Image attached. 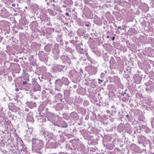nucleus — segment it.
<instances>
[{
  "label": "nucleus",
  "mask_w": 154,
  "mask_h": 154,
  "mask_svg": "<svg viewBox=\"0 0 154 154\" xmlns=\"http://www.w3.org/2000/svg\"><path fill=\"white\" fill-rule=\"evenodd\" d=\"M126 91L127 89H126L125 92H124L123 91H122L121 94V95H122V96H124L125 94H126V92L125 91Z\"/></svg>",
  "instance_id": "f704fd0d"
},
{
  "label": "nucleus",
  "mask_w": 154,
  "mask_h": 154,
  "mask_svg": "<svg viewBox=\"0 0 154 154\" xmlns=\"http://www.w3.org/2000/svg\"><path fill=\"white\" fill-rule=\"evenodd\" d=\"M45 49L47 52H49L51 50V45L48 44L45 47Z\"/></svg>",
  "instance_id": "393cba45"
},
{
  "label": "nucleus",
  "mask_w": 154,
  "mask_h": 154,
  "mask_svg": "<svg viewBox=\"0 0 154 154\" xmlns=\"http://www.w3.org/2000/svg\"><path fill=\"white\" fill-rule=\"evenodd\" d=\"M38 79H39L40 81H42V80L41 79H42V78H41V79H40V77H39L38 78Z\"/></svg>",
  "instance_id": "09e8293b"
},
{
  "label": "nucleus",
  "mask_w": 154,
  "mask_h": 154,
  "mask_svg": "<svg viewBox=\"0 0 154 154\" xmlns=\"http://www.w3.org/2000/svg\"><path fill=\"white\" fill-rule=\"evenodd\" d=\"M65 15L67 16H69L68 12H66L65 14Z\"/></svg>",
  "instance_id": "a19ab883"
},
{
  "label": "nucleus",
  "mask_w": 154,
  "mask_h": 154,
  "mask_svg": "<svg viewBox=\"0 0 154 154\" xmlns=\"http://www.w3.org/2000/svg\"><path fill=\"white\" fill-rule=\"evenodd\" d=\"M152 89V87L150 85H148L147 86L146 90L147 91H151Z\"/></svg>",
  "instance_id": "c85d7f7f"
},
{
  "label": "nucleus",
  "mask_w": 154,
  "mask_h": 154,
  "mask_svg": "<svg viewBox=\"0 0 154 154\" xmlns=\"http://www.w3.org/2000/svg\"><path fill=\"white\" fill-rule=\"evenodd\" d=\"M15 90L17 91H19V89L17 88H16L15 89Z\"/></svg>",
  "instance_id": "a18cd8bd"
},
{
  "label": "nucleus",
  "mask_w": 154,
  "mask_h": 154,
  "mask_svg": "<svg viewBox=\"0 0 154 154\" xmlns=\"http://www.w3.org/2000/svg\"><path fill=\"white\" fill-rule=\"evenodd\" d=\"M86 54V56L87 57H88V53H86V54Z\"/></svg>",
  "instance_id": "5fc2aeb1"
},
{
  "label": "nucleus",
  "mask_w": 154,
  "mask_h": 154,
  "mask_svg": "<svg viewBox=\"0 0 154 154\" xmlns=\"http://www.w3.org/2000/svg\"><path fill=\"white\" fill-rule=\"evenodd\" d=\"M63 107V105L62 103H58L55 106V108L57 111L62 110Z\"/></svg>",
  "instance_id": "6ab92c4d"
},
{
  "label": "nucleus",
  "mask_w": 154,
  "mask_h": 154,
  "mask_svg": "<svg viewBox=\"0 0 154 154\" xmlns=\"http://www.w3.org/2000/svg\"><path fill=\"white\" fill-rule=\"evenodd\" d=\"M98 81H99V83H100V84L101 83H100V81L102 82H103V80H100V79H98Z\"/></svg>",
  "instance_id": "4c0bfd02"
},
{
  "label": "nucleus",
  "mask_w": 154,
  "mask_h": 154,
  "mask_svg": "<svg viewBox=\"0 0 154 154\" xmlns=\"http://www.w3.org/2000/svg\"><path fill=\"white\" fill-rule=\"evenodd\" d=\"M62 81V83L65 85H67L69 84L68 79L66 77H63L61 81Z\"/></svg>",
  "instance_id": "4be33fe9"
},
{
  "label": "nucleus",
  "mask_w": 154,
  "mask_h": 154,
  "mask_svg": "<svg viewBox=\"0 0 154 154\" xmlns=\"http://www.w3.org/2000/svg\"><path fill=\"white\" fill-rule=\"evenodd\" d=\"M46 111H48V108H46Z\"/></svg>",
  "instance_id": "6e6d98bb"
},
{
  "label": "nucleus",
  "mask_w": 154,
  "mask_h": 154,
  "mask_svg": "<svg viewBox=\"0 0 154 154\" xmlns=\"http://www.w3.org/2000/svg\"><path fill=\"white\" fill-rule=\"evenodd\" d=\"M58 118H57L56 119L57 121L56 122L54 123V125L59 127L63 128H66L67 127V125L66 122L62 120H58Z\"/></svg>",
  "instance_id": "7ed1b4c3"
},
{
  "label": "nucleus",
  "mask_w": 154,
  "mask_h": 154,
  "mask_svg": "<svg viewBox=\"0 0 154 154\" xmlns=\"http://www.w3.org/2000/svg\"><path fill=\"white\" fill-rule=\"evenodd\" d=\"M76 74V72L75 70H72L70 71L69 73V75L72 78L75 77Z\"/></svg>",
  "instance_id": "b1692460"
},
{
  "label": "nucleus",
  "mask_w": 154,
  "mask_h": 154,
  "mask_svg": "<svg viewBox=\"0 0 154 154\" xmlns=\"http://www.w3.org/2000/svg\"><path fill=\"white\" fill-rule=\"evenodd\" d=\"M134 80L136 83L139 84L140 83L142 80V78L137 74H135L134 76Z\"/></svg>",
  "instance_id": "1a4fd4ad"
},
{
  "label": "nucleus",
  "mask_w": 154,
  "mask_h": 154,
  "mask_svg": "<svg viewBox=\"0 0 154 154\" xmlns=\"http://www.w3.org/2000/svg\"><path fill=\"white\" fill-rule=\"evenodd\" d=\"M1 16L3 17L6 18L9 15V12L4 8H2L1 11Z\"/></svg>",
  "instance_id": "423d86ee"
},
{
  "label": "nucleus",
  "mask_w": 154,
  "mask_h": 154,
  "mask_svg": "<svg viewBox=\"0 0 154 154\" xmlns=\"http://www.w3.org/2000/svg\"><path fill=\"white\" fill-rule=\"evenodd\" d=\"M131 125L128 123H126L125 125L124 129L125 131L130 134L131 133Z\"/></svg>",
  "instance_id": "9b49d317"
},
{
  "label": "nucleus",
  "mask_w": 154,
  "mask_h": 154,
  "mask_svg": "<svg viewBox=\"0 0 154 154\" xmlns=\"http://www.w3.org/2000/svg\"><path fill=\"white\" fill-rule=\"evenodd\" d=\"M62 82L61 81V79H58L55 81V90H57L58 91H61V88L62 85Z\"/></svg>",
  "instance_id": "20e7f679"
},
{
  "label": "nucleus",
  "mask_w": 154,
  "mask_h": 154,
  "mask_svg": "<svg viewBox=\"0 0 154 154\" xmlns=\"http://www.w3.org/2000/svg\"><path fill=\"white\" fill-rule=\"evenodd\" d=\"M15 4H13L12 5V6L13 7L15 6Z\"/></svg>",
  "instance_id": "3c124183"
},
{
  "label": "nucleus",
  "mask_w": 154,
  "mask_h": 154,
  "mask_svg": "<svg viewBox=\"0 0 154 154\" xmlns=\"http://www.w3.org/2000/svg\"><path fill=\"white\" fill-rule=\"evenodd\" d=\"M118 87L120 88H123V86L122 85L121 83L119 82L118 84Z\"/></svg>",
  "instance_id": "473e14b6"
},
{
  "label": "nucleus",
  "mask_w": 154,
  "mask_h": 154,
  "mask_svg": "<svg viewBox=\"0 0 154 154\" xmlns=\"http://www.w3.org/2000/svg\"><path fill=\"white\" fill-rule=\"evenodd\" d=\"M51 146L50 147L52 148H55L56 147V146L54 143L51 142Z\"/></svg>",
  "instance_id": "c756f323"
},
{
  "label": "nucleus",
  "mask_w": 154,
  "mask_h": 154,
  "mask_svg": "<svg viewBox=\"0 0 154 154\" xmlns=\"http://www.w3.org/2000/svg\"><path fill=\"white\" fill-rule=\"evenodd\" d=\"M72 59H76V57H73V58L72 57Z\"/></svg>",
  "instance_id": "864d4df0"
},
{
  "label": "nucleus",
  "mask_w": 154,
  "mask_h": 154,
  "mask_svg": "<svg viewBox=\"0 0 154 154\" xmlns=\"http://www.w3.org/2000/svg\"><path fill=\"white\" fill-rule=\"evenodd\" d=\"M113 78H114V79H119V78H118L117 77V76H115V77H113Z\"/></svg>",
  "instance_id": "58836bf2"
},
{
  "label": "nucleus",
  "mask_w": 154,
  "mask_h": 154,
  "mask_svg": "<svg viewBox=\"0 0 154 154\" xmlns=\"http://www.w3.org/2000/svg\"><path fill=\"white\" fill-rule=\"evenodd\" d=\"M30 63L31 65H32L33 66H36L37 65L35 60H31L30 62Z\"/></svg>",
  "instance_id": "cd10ccee"
},
{
  "label": "nucleus",
  "mask_w": 154,
  "mask_h": 154,
  "mask_svg": "<svg viewBox=\"0 0 154 154\" xmlns=\"http://www.w3.org/2000/svg\"><path fill=\"white\" fill-rule=\"evenodd\" d=\"M36 104L35 102H29L28 103V107L30 108H32L36 106Z\"/></svg>",
  "instance_id": "5701e85b"
},
{
  "label": "nucleus",
  "mask_w": 154,
  "mask_h": 154,
  "mask_svg": "<svg viewBox=\"0 0 154 154\" xmlns=\"http://www.w3.org/2000/svg\"><path fill=\"white\" fill-rule=\"evenodd\" d=\"M46 138H45V140H48V141H49V139H53L54 138V136L52 133L47 132Z\"/></svg>",
  "instance_id": "dca6fc26"
},
{
  "label": "nucleus",
  "mask_w": 154,
  "mask_h": 154,
  "mask_svg": "<svg viewBox=\"0 0 154 154\" xmlns=\"http://www.w3.org/2000/svg\"><path fill=\"white\" fill-rule=\"evenodd\" d=\"M70 118L74 120H77L78 118L77 114L75 112H72L70 115Z\"/></svg>",
  "instance_id": "f3484780"
},
{
  "label": "nucleus",
  "mask_w": 154,
  "mask_h": 154,
  "mask_svg": "<svg viewBox=\"0 0 154 154\" xmlns=\"http://www.w3.org/2000/svg\"><path fill=\"white\" fill-rule=\"evenodd\" d=\"M124 126H125V125H124L123 123H121L119 124L118 126H117V129L118 131L119 132H121L124 129Z\"/></svg>",
  "instance_id": "aec40b11"
},
{
  "label": "nucleus",
  "mask_w": 154,
  "mask_h": 154,
  "mask_svg": "<svg viewBox=\"0 0 154 154\" xmlns=\"http://www.w3.org/2000/svg\"><path fill=\"white\" fill-rule=\"evenodd\" d=\"M91 70L92 71V72H91L92 74H95L97 72V69L94 67L91 66Z\"/></svg>",
  "instance_id": "bb28decb"
},
{
  "label": "nucleus",
  "mask_w": 154,
  "mask_h": 154,
  "mask_svg": "<svg viewBox=\"0 0 154 154\" xmlns=\"http://www.w3.org/2000/svg\"><path fill=\"white\" fill-rule=\"evenodd\" d=\"M30 85L29 84H27L26 85V88H25L24 89L26 91H28L29 88V86Z\"/></svg>",
  "instance_id": "72a5a7b5"
},
{
  "label": "nucleus",
  "mask_w": 154,
  "mask_h": 154,
  "mask_svg": "<svg viewBox=\"0 0 154 154\" xmlns=\"http://www.w3.org/2000/svg\"><path fill=\"white\" fill-rule=\"evenodd\" d=\"M85 25L87 26H89V25L88 24H86Z\"/></svg>",
  "instance_id": "13d9d810"
},
{
  "label": "nucleus",
  "mask_w": 154,
  "mask_h": 154,
  "mask_svg": "<svg viewBox=\"0 0 154 154\" xmlns=\"http://www.w3.org/2000/svg\"><path fill=\"white\" fill-rule=\"evenodd\" d=\"M47 132L45 131L44 130H42L40 131L39 134V137L42 140L45 139L46 138Z\"/></svg>",
  "instance_id": "6e6552de"
},
{
  "label": "nucleus",
  "mask_w": 154,
  "mask_h": 154,
  "mask_svg": "<svg viewBox=\"0 0 154 154\" xmlns=\"http://www.w3.org/2000/svg\"><path fill=\"white\" fill-rule=\"evenodd\" d=\"M33 113L32 112H29L27 115L26 120L27 121L33 122L34 119L32 117Z\"/></svg>",
  "instance_id": "2eb2a0df"
},
{
  "label": "nucleus",
  "mask_w": 154,
  "mask_h": 154,
  "mask_svg": "<svg viewBox=\"0 0 154 154\" xmlns=\"http://www.w3.org/2000/svg\"><path fill=\"white\" fill-rule=\"evenodd\" d=\"M107 38H109V36H107Z\"/></svg>",
  "instance_id": "4d7b16f0"
},
{
  "label": "nucleus",
  "mask_w": 154,
  "mask_h": 154,
  "mask_svg": "<svg viewBox=\"0 0 154 154\" xmlns=\"http://www.w3.org/2000/svg\"><path fill=\"white\" fill-rule=\"evenodd\" d=\"M134 133H135V131H134Z\"/></svg>",
  "instance_id": "680f3d73"
},
{
  "label": "nucleus",
  "mask_w": 154,
  "mask_h": 154,
  "mask_svg": "<svg viewBox=\"0 0 154 154\" xmlns=\"http://www.w3.org/2000/svg\"><path fill=\"white\" fill-rule=\"evenodd\" d=\"M121 28V27L120 26H119L118 27V29H119Z\"/></svg>",
  "instance_id": "603ef678"
},
{
  "label": "nucleus",
  "mask_w": 154,
  "mask_h": 154,
  "mask_svg": "<svg viewBox=\"0 0 154 154\" xmlns=\"http://www.w3.org/2000/svg\"><path fill=\"white\" fill-rule=\"evenodd\" d=\"M38 79H39L40 81H42V80L41 79H42V78H41V79H40V77H39L38 78Z\"/></svg>",
  "instance_id": "8fccbe9b"
},
{
  "label": "nucleus",
  "mask_w": 154,
  "mask_h": 154,
  "mask_svg": "<svg viewBox=\"0 0 154 154\" xmlns=\"http://www.w3.org/2000/svg\"><path fill=\"white\" fill-rule=\"evenodd\" d=\"M66 69V67L64 66L55 65L53 67V69L55 72L64 71Z\"/></svg>",
  "instance_id": "f03ea898"
},
{
  "label": "nucleus",
  "mask_w": 154,
  "mask_h": 154,
  "mask_svg": "<svg viewBox=\"0 0 154 154\" xmlns=\"http://www.w3.org/2000/svg\"><path fill=\"white\" fill-rule=\"evenodd\" d=\"M104 74L103 73H102L100 74V76L101 78L103 77L104 76Z\"/></svg>",
  "instance_id": "e433bc0d"
},
{
  "label": "nucleus",
  "mask_w": 154,
  "mask_h": 154,
  "mask_svg": "<svg viewBox=\"0 0 154 154\" xmlns=\"http://www.w3.org/2000/svg\"><path fill=\"white\" fill-rule=\"evenodd\" d=\"M44 54L45 53L43 51L40 52L39 53V59L42 61H44L45 60V57Z\"/></svg>",
  "instance_id": "a211bd4d"
},
{
  "label": "nucleus",
  "mask_w": 154,
  "mask_h": 154,
  "mask_svg": "<svg viewBox=\"0 0 154 154\" xmlns=\"http://www.w3.org/2000/svg\"><path fill=\"white\" fill-rule=\"evenodd\" d=\"M41 88L40 86L37 83H35L33 85L32 89L34 91H40Z\"/></svg>",
  "instance_id": "ddd939ff"
},
{
  "label": "nucleus",
  "mask_w": 154,
  "mask_h": 154,
  "mask_svg": "<svg viewBox=\"0 0 154 154\" xmlns=\"http://www.w3.org/2000/svg\"><path fill=\"white\" fill-rule=\"evenodd\" d=\"M54 115L52 113H50L47 115V116H45V118L46 121H47V119L48 121H50L52 122L54 124V122H56V119L57 118H56L55 120L54 121ZM57 121V120H56Z\"/></svg>",
  "instance_id": "39448f33"
},
{
  "label": "nucleus",
  "mask_w": 154,
  "mask_h": 154,
  "mask_svg": "<svg viewBox=\"0 0 154 154\" xmlns=\"http://www.w3.org/2000/svg\"><path fill=\"white\" fill-rule=\"evenodd\" d=\"M32 141V150L35 152L40 153L41 149L44 147L43 141L41 140L35 138H33Z\"/></svg>",
  "instance_id": "f257e3e1"
},
{
  "label": "nucleus",
  "mask_w": 154,
  "mask_h": 154,
  "mask_svg": "<svg viewBox=\"0 0 154 154\" xmlns=\"http://www.w3.org/2000/svg\"><path fill=\"white\" fill-rule=\"evenodd\" d=\"M82 45V43H80L78 45H77L76 46L77 51L79 53L81 54H84V52L85 51V50L84 49L82 48H81V47H79L81 45Z\"/></svg>",
  "instance_id": "f8f14e48"
},
{
  "label": "nucleus",
  "mask_w": 154,
  "mask_h": 154,
  "mask_svg": "<svg viewBox=\"0 0 154 154\" xmlns=\"http://www.w3.org/2000/svg\"><path fill=\"white\" fill-rule=\"evenodd\" d=\"M58 132H59V133H60V131H58Z\"/></svg>",
  "instance_id": "052dcab7"
},
{
  "label": "nucleus",
  "mask_w": 154,
  "mask_h": 154,
  "mask_svg": "<svg viewBox=\"0 0 154 154\" xmlns=\"http://www.w3.org/2000/svg\"><path fill=\"white\" fill-rule=\"evenodd\" d=\"M59 154H64V153L62 152H60Z\"/></svg>",
  "instance_id": "de8ad7c7"
},
{
  "label": "nucleus",
  "mask_w": 154,
  "mask_h": 154,
  "mask_svg": "<svg viewBox=\"0 0 154 154\" xmlns=\"http://www.w3.org/2000/svg\"><path fill=\"white\" fill-rule=\"evenodd\" d=\"M36 118H37V120L38 121L41 122V116H36Z\"/></svg>",
  "instance_id": "7c9ffc66"
},
{
  "label": "nucleus",
  "mask_w": 154,
  "mask_h": 154,
  "mask_svg": "<svg viewBox=\"0 0 154 154\" xmlns=\"http://www.w3.org/2000/svg\"><path fill=\"white\" fill-rule=\"evenodd\" d=\"M77 41H74L73 40H72L70 41V42L72 44H75V42Z\"/></svg>",
  "instance_id": "c9c22d12"
},
{
  "label": "nucleus",
  "mask_w": 154,
  "mask_h": 154,
  "mask_svg": "<svg viewBox=\"0 0 154 154\" xmlns=\"http://www.w3.org/2000/svg\"><path fill=\"white\" fill-rule=\"evenodd\" d=\"M126 116V117H128V115H127Z\"/></svg>",
  "instance_id": "bf43d9fd"
},
{
  "label": "nucleus",
  "mask_w": 154,
  "mask_h": 154,
  "mask_svg": "<svg viewBox=\"0 0 154 154\" xmlns=\"http://www.w3.org/2000/svg\"><path fill=\"white\" fill-rule=\"evenodd\" d=\"M61 59L65 63H67L69 64L71 63L70 59L66 55H62L61 57Z\"/></svg>",
  "instance_id": "9d476101"
},
{
  "label": "nucleus",
  "mask_w": 154,
  "mask_h": 154,
  "mask_svg": "<svg viewBox=\"0 0 154 154\" xmlns=\"http://www.w3.org/2000/svg\"><path fill=\"white\" fill-rule=\"evenodd\" d=\"M9 109L12 111L16 112L19 109V108L15 106L12 103H10L9 105Z\"/></svg>",
  "instance_id": "0eeeda50"
},
{
  "label": "nucleus",
  "mask_w": 154,
  "mask_h": 154,
  "mask_svg": "<svg viewBox=\"0 0 154 154\" xmlns=\"http://www.w3.org/2000/svg\"><path fill=\"white\" fill-rule=\"evenodd\" d=\"M115 108V106H112L111 107V108L114 109Z\"/></svg>",
  "instance_id": "49530a36"
},
{
  "label": "nucleus",
  "mask_w": 154,
  "mask_h": 154,
  "mask_svg": "<svg viewBox=\"0 0 154 154\" xmlns=\"http://www.w3.org/2000/svg\"><path fill=\"white\" fill-rule=\"evenodd\" d=\"M71 2V0H65V3L66 4H68L69 3L70 4Z\"/></svg>",
  "instance_id": "2f4dec72"
},
{
  "label": "nucleus",
  "mask_w": 154,
  "mask_h": 154,
  "mask_svg": "<svg viewBox=\"0 0 154 154\" xmlns=\"http://www.w3.org/2000/svg\"><path fill=\"white\" fill-rule=\"evenodd\" d=\"M62 97L63 95L60 93H57L55 96V99L56 100V101L59 102L60 101V102H62Z\"/></svg>",
  "instance_id": "4468645a"
},
{
  "label": "nucleus",
  "mask_w": 154,
  "mask_h": 154,
  "mask_svg": "<svg viewBox=\"0 0 154 154\" xmlns=\"http://www.w3.org/2000/svg\"><path fill=\"white\" fill-rule=\"evenodd\" d=\"M94 22L97 25H101L102 24V21L100 18L96 17L94 20Z\"/></svg>",
  "instance_id": "412c9836"
},
{
  "label": "nucleus",
  "mask_w": 154,
  "mask_h": 154,
  "mask_svg": "<svg viewBox=\"0 0 154 154\" xmlns=\"http://www.w3.org/2000/svg\"><path fill=\"white\" fill-rule=\"evenodd\" d=\"M85 103H86V104H87V105H88V101H85Z\"/></svg>",
  "instance_id": "c03bdc74"
},
{
  "label": "nucleus",
  "mask_w": 154,
  "mask_h": 154,
  "mask_svg": "<svg viewBox=\"0 0 154 154\" xmlns=\"http://www.w3.org/2000/svg\"><path fill=\"white\" fill-rule=\"evenodd\" d=\"M48 90L49 91V92L50 94H51L52 95H54L56 94V91H57V90H55H55L52 89H48Z\"/></svg>",
  "instance_id": "a878e982"
},
{
  "label": "nucleus",
  "mask_w": 154,
  "mask_h": 154,
  "mask_svg": "<svg viewBox=\"0 0 154 154\" xmlns=\"http://www.w3.org/2000/svg\"><path fill=\"white\" fill-rule=\"evenodd\" d=\"M70 52L71 53H72V52H73L74 51L71 48H70Z\"/></svg>",
  "instance_id": "37998d69"
},
{
  "label": "nucleus",
  "mask_w": 154,
  "mask_h": 154,
  "mask_svg": "<svg viewBox=\"0 0 154 154\" xmlns=\"http://www.w3.org/2000/svg\"><path fill=\"white\" fill-rule=\"evenodd\" d=\"M26 83H27V82H26V81H23V84L24 85H26Z\"/></svg>",
  "instance_id": "ea45409f"
},
{
  "label": "nucleus",
  "mask_w": 154,
  "mask_h": 154,
  "mask_svg": "<svg viewBox=\"0 0 154 154\" xmlns=\"http://www.w3.org/2000/svg\"><path fill=\"white\" fill-rule=\"evenodd\" d=\"M111 39L112 40L114 41L115 39V37H112V38Z\"/></svg>",
  "instance_id": "79ce46f5"
}]
</instances>
